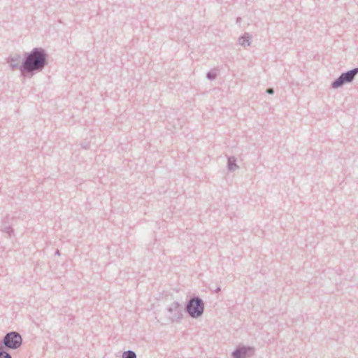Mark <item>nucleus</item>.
<instances>
[{
	"mask_svg": "<svg viewBox=\"0 0 358 358\" xmlns=\"http://www.w3.org/2000/svg\"><path fill=\"white\" fill-rule=\"evenodd\" d=\"M122 358H136V355L131 350H128L122 354Z\"/></svg>",
	"mask_w": 358,
	"mask_h": 358,
	"instance_id": "nucleus-10",
	"label": "nucleus"
},
{
	"mask_svg": "<svg viewBox=\"0 0 358 358\" xmlns=\"http://www.w3.org/2000/svg\"><path fill=\"white\" fill-rule=\"evenodd\" d=\"M1 231L8 234L10 236V234L13 231V229L10 227H5L1 229Z\"/></svg>",
	"mask_w": 358,
	"mask_h": 358,
	"instance_id": "nucleus-13",
	"label": "nucleus"
},
{
	"mask_svg": "<svg viewBox=\"0 0 358 358\" xmlns=\"http://www.w3.org/2000/svg\"><path fill=\"white\" fill-rule=\"evenodd\" d=\"M241 18L240 17L236 18V22L237 23H239L241 22Z\"/></svg>",
	"mask_w": 358,
	"mask_h": 358,
	"instance_id": "nucleus-16",
	"label": "nucleus"
},
{
	"mask_svg": "<svg viewBox=\"0 0 358 358\" xmlns=\"http://www.w3.org/2000/svg\"><path fill=\"white\" fill-rule=\"evenodd\" d=\"M22 342V338L20 334L16 331H11L6 334L0 344L3 348L15 350L21 346Z\"/></svg>",
	"mask_w": 358,
	"mask_h": 358,
	"instance_id": "nucleus-3",
	"label": "nucleus"
},
{
	"mask_svg": "<svg viewBox=\"0 0 358 358\" xmlns=\"http://www.w3.org/2000/svg\"><path fill=\"white\" fill-rule=\"evenodd\" d=\"M6 62L13 71L19 70L20 71L21 76L24 78V73L22 67L23 59L20 54L15 53L9 55L6 59Z\"/></svg>",
	"mask_w": 358,
	"mask_h": 358,
	"instance_id": "nucleus-6",
	"label": "nucleus"
},
{
	"mask_svg": "<svg viewBox=\"0 0 358 358\" xmlns=\"http://www.w3.org/2000/svg\"><path fill=\"white\" fill-rule=\"evenodd\" d=\"M55 255H60V252H59V250H57L55 251Z\"/></svg>",
	"mask_w": 358,
	"mask_h": 358,
	"instance_id": "nucleus-17",
	"label": "nucleus"
},
{
	"mask_svg": "<svg viewBox=\"0 0 358 358\" xmlns=\"http://www.w3.org/2000/svg\"><path fill=\"white\" fill-rule=\"evenodd\" d=\"M266 92L269 94H273L274 93V90L273 88H268L266 90Z\"/></svg>",
	"mask_w": 358,
	"mask_h": 358,
	"instance_id": "nucleus-15",
	"label": "nucleus"
},
{
	"mask_svg": "<svg viewBox=\"0 0 358 358\" xmlns=\"http://www.w3.org/2000/svg\"><path fill=\"white\" fill-rule=\"evenodd\" d=\"M238 44L243 48H247L251 44V36L247 32L238 38Z\"/></svg>",
	"mask_w": 358,
	"mask_h": 358,
	"instance_id": "nucleus-8",
	"label": "nucleus"
},
{
	"mask_svg": "<svg viewBox=\"0 0 358 358\" xmlns=\"http://www.w3.org/2000/svg\"><path fill=\"white\" fill-rule=\"evenodd\" d=\"M358 74V68H355L345 73H343L336 80L331 83V87L338 88L346 83L353 81L355 77Z\"/></svg>",
	"mask_w": 358,
	"mask_h": 358,
	"instance_id": "nucleus-5",
	"label": "nucleus"
},
{
	"mask_svg": "<svg viewBox=\"0 0 358 358\" xmlns=\"http://www.w3.org/2000/svg\"><path fill=\"white\" fill-rule=\"evenodd\" d=\"M217 69H216L211 70L207 73L206 77L209 80H214L217 77Z\"/></svg>",
	"mask_w": 358,
	"mask_h": 358,
	"instance_id": "nucleus-11",
	"label": "nucleus"
},
{
	"mask_svg": "<svg viewBox=\"0 0 358 358\" xmlns=\"http://www.w3.org/2000/svg\"><path fill=\"white\" fill-rule=\"evenodd\" d=\"M227 168L229 171H234L239 168L236 164V159L235 157L231 156L228 157Z\"/></svg>",
	"mask_w": 358,
	"mask_h": 358,
	"instance_id": "nucleus-9",
	"label": "nucleus"
},
{
	"mask_svg": "<svg viewBox=\"0 0 358 358\" xmlns=\"http://www.w3.org/2000/svg\"><path fill=\"white\" fill-rule=\"evenodd\" d=\"M168 319L171 322L180 321L183 317V308L177 301L172 302L166 308Z\"/></svg>",
	"mask_w": 358,
	"mask_h": 358,
	"instance_id": "nucleus-4",
	"label": "nucleus"
},
{
	"mask_svg": "<svg viewBox=\"0 0 358 358\" xmlns=\"http://www.w3.org/2000/svg\"><path fill=\"white\" fill-rule=\"evenodd\" d=\"M0 358H12L10 355L3 350V347L0 344Z\"/></svg>",
	"mask_w": 358,
	"mask_h": 358,
	"instance_id": "nucleus-12",
	"label": "nucleus"
},
{
	"mask_svg": "<svg viewBox=\"0 0 358 358\" xmlns=\"http://www.w3.org/2000/svg\"><path fill=\"white\" fill-rule=\"evenodd\" d=\"M81 146L83 148L87 150L90 148V143L89 142H83L81 143Z\"/></svg>",
	"mask_w": 358,
	"mask_h": 358,
	"instance_id": "nucleus-14",
	"label": "nucleus"
},
{
	"mask_svg": "<svg viewBox=\"0 0 358 358\" xmlns=\"http://www.w3.org/2000/svg\"><path fill=\"white\" fill-rule=\"evenodd\" d=\"M47 64V54L43 48H34L30 52H24L22 66L24 78H31L42 71Z\"/></svg>",
	"mask_w": 358,
	"mask_h": 358,
	"instance_id": "nucleus-1",
	"label": "nucleus"
},
{
	"mask_svg": "<svg viewBox=\"0 0 358 358\" xmlns=\"http://www.w3.org/2000/svg\"><path fill=\"white\" fill-rule=\"evenodd\" d=\"M221 290L220 287H218L217 289H216V292H219Z\"/></svg>",
	"mask_w": 358,
	"mask_h": 358,
	"instance_id": "nucleus-18",
	"label": "nucleus"
},
{
	"mask_svg": "<svg viewBox=\"0 0 358 358\" xmlns=\"http://www.w3.org/2000/svg\"><path fill=\"white\" fill-rule=\"evenodd\" d=\"M185 310L192 318H198L203 313L204 303L201 298L194 296L188 301Z\"/></svg>",
	"mask_w": 358,
	"mask_h": 358,
	"instance_id": "nucleus-2",
	"label": "nucleus"
},
{
	"mask_svg": "<svg viewBox=\"0 0 358 358\" xmlns=\"http://www.w3.org/2000/svg\"><path fill=\"white\" fill-rule=\"evenodd\" d=\"M255 350L253 347L239 345L232 352V358H250L255 355Z\"/></svg>",
	"mask_w": 358,
	"mask_h": 358,
	"instance_id": "nucleus-7",
	"label": "nucleus"
}]
</instances>
